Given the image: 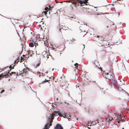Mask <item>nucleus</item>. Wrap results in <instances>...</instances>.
<instances>
[{
	"mask_svg": "<svg viewBox=\"0 0 129 129\" xmlns=\"http://www.w3.org/2000/svg\"><path fill=\"white\" fill-rule=\"evenodd\" d=\"M53 70H54V69H52V71H53Z\"/></svg>",
	"mask_w": 129,
	"mask_h": 129,
	"instance_id": "nucleus-42",
	"label": "nucleus"
},
{
	"mask_svg": "<svg viewBox=\"0 0 129 129\" xmlns=\"http://www.w3.org/2000/svg\"><path fill=\"white\" fill-rule=\"evenodd\" d=\"M15 66V64L13 65V66L12 65H10L9 67V68L11 69H13L14 68V66Z\"/></svg>",
	"mask_w": 129,
	"mask_h": 129,
	"instance_id": "nucleus-16",
	"label": "nucleus"
},
{
	"mask_svg": "<svg viewBox=\"0 0 129 129\" xmlns=\"http://www.w3.org/2000/svg\"><path fill=\"white\" fill-rule=\"evenodd\" d=\"M49 81V80H46V79H45V80L42 82V83H45V82H48Z\"/></svg>",
	"mask_w": 129,
	"mask_h": 129,
	"instance_id": "nucleus-19",
	"label": "nucleus"
},
{
	"mask_svg": "<svg viewBox=\"0 0 129 129\" xmlns=\"http://www.w3.org/2000/svg\"><path fill=\"white\" fill-rule=\"evenodd\" d=\"M93 63L94 64H96L95 63V61H93Z\"/></svg>",
	"mask_w": 129,
	"mask_h": 129,
	"instance_id": "nucleus-33",
	"label": "nucleus"
},
{
	"mask_svg": "<svg viewBox=\"0 0 129 129\" xmlns=\"http://www.w3.org/2000/svg\"><path fill=\"white\" fill-rule=\"evenodd\" d=\"M45 73H47V72H45Z\"/></svg>",
	"mask_w": 129,
	"mask_h": 129,
	"instance_id": "nucleus-54",
	"label": "nucleus"
},
{
	"mask_svg": "<svg viewBox=\"0 0 129 129\" xmlns=\"http://www.w3.org/2000/svg\"><path fill=\"white\" fill-rule=\"evenodd\" d=\"M112 5H113V4H112Z\"/></svg>",
	"mask_w": 129,
	"mask_h": 129,
	"instance_id": "nucleus-51",
	"label": "nucleus"
},
{
	"mask_svg": "<svg viewBox=\"0 0 129 129\" xmlns=\"http://www.w3.org/2000/svg\"><path fill=\"white\" fill-rule=\"evenodd\" d=\"M118 116H119V117H120V118H121V116H120V115H117V117H118Z\"/></svg>",
	"mask_w": 129,
	"mask_h": 129,
	"instance_id": "nucleus-29",
	"label": "nucleus"
},
{
	"mask_svg": "<svg viewBox=\"0 0 129 129\" xmlns=\"http://www.w3.org/2000/svg\"><path fill=\"white\" fill-rule=\"evenodd\" d=\"M16 74L15 72H12L11 73H10L9 72H6L4 73H2L0 75V79H1L2 78H7L10 76H11L12 74Z\"/></svg>",
	"mask_w": 129,
	"mask_h": 129,
	"instance_id": "nucleus-2",
	"label": "nucleus"
},
{
	"mask_svg": "<svg viewBox=\"0 0 129 129\" xmlns=\"http://www.w3.org/2000/svg\"><path fill=\"white\" fill-rule=\"evenodd\" d=\"M116 29H115V30H116Z\"/></svg>",
	"mask_w": 129,
	"mask_h": 129,
	"instance_id": "nucleus-60",
	"label": "nucleus"
},
{
	"mask_svg": "<svg viewBox=\"0 0 129 129\" xmlns=\"http://www.w3.org/2000/svg\"><path fill=\"white\" fill-rule=\"evenodd\" d=\"M45 73H47V72H45Z\"/></svg>",
	"mask_w": 129,
	"mask_h": 129,
	"instance_id": "nucleus-53",
	"label": "nucleus"
},
{
	"mask_svg": "<svg viewBox=\"0 0 129 129\" xmlns=\"http://www.w3.org/2000/svg\"><path fill=\"white\" fill-rule=\"evenodd\" d=\"M111 9L112 11H113L115 10V9L114 8H112Z\"/></svg>",
	"mask_w": 129,
	"mask_h": 129,
	"instance_id": "nucleus-24",
	"label": "nucleus"
},
{
	"mask_svg": "<svg viewBox=\"0 0 129 129\" xmlns=\"http://www.w3.org/2000/svg\"><path fill=\"white\" fill-rule=\"evenodd\" d=\"M80 30L81 31H81H81V30H81V29H80Z\"/></svg>",
	"mask_w": 129,
	"mask_h": 129,
	"instance_id": "nucleus-47",
	"label": "nucleus"
},
{
	"mask_svg": "<svg viewBox=\"0 0 129 129\" xmlns=\"http://www.w3.org/2000/svg\"><path fill=\"white\" fill-rule=\"evenodd\" d=\"M31 34L32 35V32H31Z\"/></svg>",
	"mask_w": 129,
	"mask_h": 129,
	"instance_id": "nucleus-41",
	"label": "nucleus"
},
{
	"mask_svg": "<svg viewBox=\"0 0 129 129\" xmlns=\"http://www.w3.org/2000/svg\"><path fill=\"white\" fill-rule=\"evenodd\" d=\"M110 75V74H109V75H107V77L106 78V77H105L104 78H106V79H109V77L110 78V76H109V75Z\"/></svg>",
	"mask_w": 129,
	"mask_h": 129,
	"instance_id": "nucleus-20",
	"label": "nucleus"
},
{
	"mask_svg": "<svg viewBox=\"0 0 129 129\" xmlns=\"http://www.w3.org/2000/svg\"><path fill=\"white\" fill-rule=\"evenodd\" d=\"M76 102H77V100H76Z\"/></svg>",
	"mask_w": 129,
	"mask_h": 129,
	"instance_id": "nucleus-44",
	"label": "nucleus"
},
{
	"mask_svg": "<svg viewBox=\"0 0 129 129\" xmlns=\"http://www.w3.org/2000/svg\"><path fill=\"white\" fill-rule=\"evenodd\" d=\"M82 78L86 82L91 81V79L90 77L86 74H84L82 76Z\"/></svg>",
	"mask_w": 129,
	"mask_h": 129,
	"instance_id": "nucleus-3",
	"label": "nucleus"
},
{
	"mask_svg": "<svg viewBox=\"0 0 129 129\" xmlns=\"http://www.w3.org/2000/svg\"><path fill=\"white\" fill-rule=\"evenodd\" d=\"M57 27L58 28V29L59 31L61 32V29L63 28L62 25L61 26L60 23H59L57 25Z\"/></svg>",
	"mask_w": 129,
	"mask_h": 129,
	"instance_id": "nucleus-7",
	"label": "nucleus"
},
{
	"mask_svg": "<svg viewBox=\"0 0 129 129\" xmlns=\"http://www.w3.org/2000/svg\"><path fill=\"white\" fill-rule=\"evenodd\" d=\"M80 99H81L80 100V101L77 102L78 104H79L80 105L81 104V102L82 101V97Z\"/></svg>",
	"mask_w": 129,
	"mask_h": 129,
	"instance_id": "nucleus-17",
	"label": "nucleus"
},
{
	"mask_svg": "<svg viewBox=\"0 0 129 129\" xmlns=\"http://www.w3.org/2000/svg\"><path fill=\"white\" fill-rule=\"evenodd\" d=\"M119 121H118V122L119 123Z\"/></svg>",
	"mask_w": 129,
	"mask_h": 129,
	"instance_id": "nucleus-56",
	"label": "nucleus"
},
{
	"mask_svg": "<svg viewBox=\"0 0 129 129\" xmlns=\"http://www.w3.org/2000/svg\"><path fill=\"white\" fill-rule=\"evenodd\" d=\"M57 48V47H56V46H55V47H53L52 48V49L53 50H54V49H56Z\"/></svg>",
	"mask_w": 129,
	"mask_h": 129,
	"instance_id": "nucleus-26",
	"label": "nucleus"
},
{
	"mask_svg": "<svg viewBox=\"0 0 129 129\" xmlns=\"http://www.w3.org/2000/svg\"><path fill=\"white\" fill-rule=\"evenodd\" d=\"M50 117L48 118V121L46 124L45 125L44 129H49L50 126L52 125V122L53 121V120L54 119V116L53 114H50Z\"/></svg>",
	"mask_w": 129,
	"mask_h": 129,
	"instance_id": "nucleus-1",
	"label": "nucleus"
},
{
	"mask_svg": "<svg viewBox=\"0 0 129 129\" xmlns=\"http://www.w3.org/2000/svg\"><path fill=\"white\" fill-rule=\"evenodd\" d=\"M117 61V60H116V61Z\"/></svg>",
	"mask_w": 129,
	"mask_h": 129,
	"instance_id": "nucleus-57",
	"label": "nucleus"
},
{
	"mask_svg": "<svg viewBox=\"0 0 129 129\" xmlns=\"http://www.w3.org/2000/svg\"><path fill=\"white\" fill-rule=\"evenodd\" d=\"M45 10L47 12H48V11H50L51 10L50 9H49V8L47 7H46L45 8Z\"/></svg>",
	"mask_w": 129,
	"mask_h": 129,
	"instance_id": "nucleus-18",
	"label": "nucleus"
},
{
	"mask_svg": "<svg viewBox=\"0 0 129 129\" xmlns=\"http://www.w3.org/2000/svg\"><path fill=\"white\" fill-rule=\"evenodd\" d=\"M78 65V63H76L74 64V65L76 67H77Z\"/></svg>",
	"mask_w": 129,
	"mask_h": 129,
	"instance_id": "nucleus-21",
	"label": "nucleus"
},
{
	"mask_svg": "<svg viewBox=\"0 0 129 129\" xmlns=\"http://www.w3.org/2000/svg\"><path fill=\"white\" fill-rule=\"evenodd\" d=\"M45 73H47V72H45Z\"/></svg>",
	"mask_w": 129,
	"mask_h": 129,
	"instance_id": "nucleus-55",
	"label": "nucleus"
},
{
	"mask_svg": "<svg viewBox=\"0 0 129 129\" xmlns=\"http://www.w3.org/2000/svg\"><path fill=\"white\" fill-rule=\"evenodd\" d=\"M84 31V32H85L86 33V32L85 31Z\"/></svg>",
	"mask_w": 129,
	"mask_h": 129,
	"instance_id": "nucleus-49",
	"label": "nucleus"
},
{
	"mask_svg": "<svg viewBox=\"0 0 129 129\" xmlns=\"http://www.w3.org/2000/svg\"><path fill=\"white\" fill-rule=\"evenodd\" d=\"M87 128H89V129H90V127H87Z\"/></svg>",
	"mask_w": 129,
	"mask_h": 129,
	"instance_id": "nucleus-37",
	"label": "nucleus"
},
{
	"mask_svg": "<svg viewBox=\"0 0 129 129\" xmlns=\"http://www.w3.org/2000/svg\"><path fill=\"white\" fill-rule=\"evenodd\" d=\"M72 0H69L68 1H67L66 2L69 3L72 2Z\"/></svg>",
	"mask_w": 129,
	"mask_h": 129,
	"instance_id": "nucleus-22",
	"label": "nucleus"
},
{
	"mask_svg": "<svg viewBox=\"0 0 129 129\" xmlns=\"http://www.w3.org/2000/svg\"><path fill=\"white\" fill-rule=\"evenodd\" d=\"M106 27H107V28H108V26H106Z\"/></svg>",
	"mask_w": 129,
	"mask_h": 129,
	"instance_id": "nucleus-38",
	"label": "nucleus"
},
{
	"mask_svg": "<svg viewBox=\"0 0 129 129\" xmlns=\"http://www.w3.org/2000/svg\"><path fill=\"white\" fill-rule=\"evenodd\" d=\"M34 46V44L33 42H31L29 43V46L31 47H33Z\"/></svg>",
	"mask_w": 129,
	"mask_h": 129,
	"instance_id": "nucleus-13",
	"label": "nucleus"
},
{
	"mask_svg": "<svg viewBox=\"0 0 129 129\" xmlns=\"http://www.w3.org/2000/svg\"><path fill=\"white\" fill-rule=\"evenodd\" d=\"M97 122H98V120H96V123H97Z\"/></svg>",
	"mask_w": 129,
	"mask_h": 129,
	"instance_id": "nucleus-35",
	"label": "nucleus"
},
{
	"mask_svg": "<svg viewBox=\"0 0 129 129\" xmlns=\"http://www.w3.org/2000/svg\"><path fill=\"white\" fill-rule=\"evenodd\" d=\"M65 103L66 104H67V105H69V104L68 103H67V102H65Z\"/></svg>",
	"mask_w": 129,
	"mask_h": 129,
	"instance_id": "nucleus-27",
	"label": "nucleus"
},
{
	"mask_svg": "<svg viewBox=\"0 0 129 129\" xmlns=\"http://www.w3.org/2000/svg\"><path fill=\"white\" fill-rule=\"evenodd\" d=\"M44 74L43 73H42L41 74V76H44Z\"/></svg>",
	"mask_w": 129,
	"mask_h": 129,
	"instance_id": "nucleus-28",
	"label": "nucleus"
},
{
	"mask_svg": "<svg viewBox=\"0 0 129 129\" xmlns=\"http://www.w3.org/2000/svg\"><path fill=\"white\" fill-rule=\"evenodd\" d=\"M78 23H79V21H78Z\"/></svg>",
	"mask_w": 129,
	"mask_h": 129,
	"instance_id": "nucleus-50",
	"label": "nucleus"
},
{
	"mask_svg": "<svg viewBox=\"0 0 129 129\" xmlns=\"http://www.w3.org/2000/svg\"><path fill=\"white\" fill-rule=\"evenodd\" d=\"M19 61V60H18V61H17L16 60H15L14 61V62L15 63H17L18 61Z\"/></svg>",
	"mask_w": 129,
	"mask_h": 129,
	"instance_id": "nucleus-23",
	"label": "nucleus"
},
{
	"mask_svg": "<svg viewBox=\"0 0 129 129\" xmlns=\"http://www.w3.org/2000/svg\"><path fill=\"white\" fill-rule=\"evenodd\" d=\"M119 88H117V90L118 91H119Z\"/></svg>",
	"mask_w": 129,
	"mask_h": 129,
	"instance_id": "nucleus-30",
	"label": "nucleus"
},
{
	"mask_svg": "<svg viewBox=\"0 0 129 129\" xmlns=\"http://www.w3.org/2000/svg\"><path fill=\"white\" fill-rule=\"evenodd\" d=\"M73 17H70V19L71 20H72V18H73Z\"/></svg>",
	"mask_w": 129,
	"mask_h": 129,
	"instance_id": "nucleus-31",
	"label": "nucleus"
},
{
	"mask_svg": "<svg viewBox=\"0 0 129 129\" xmlns=\"http://www.w3.org/2000/svg\"><path fill=\"white\" fill-rule=\"evenodd\" d=\"M73 40H75V39H72V40H71V41H73Z\"/></svg>",
	"mask_w": 129,
	"mask_h": 129,
	"instance_id": "nucleus-34",
	"label": "nucleus"
},
{
	"mask_svg": "<svg viewBox=\"0 0 129 129\" xmlns=\"http://www.w3.org/2000/svg\"><path fill=\"white\" fill-rule=\"evenodd\" d=\"M109 76H110V78L109 77V79H108L109 80H113L115 78H114V74H112L111 75H109Z\"/></svg>",
	"mask_w": 129,
	"mask_h": 129,
	"instance_id": "nucleus-9",
	"label": "nucleus"
},
{
	"mask_svg": "<svg viewBox=\"0 0 129 129\" xmlns=\"http://www.w3.org/2000/svg\"><path fill=\"white\" fill-rule=\"evenodd\" d=\"M62 89H65L67 88L68 87V86L66 84H64L63 85H62Z\"/></svg>",
	"mask_w": 129,
	"mask_h": 129,
	"instance_id": "nucleus-11",
	"label": "nucleus"
},
{
	"mask_svg": "<svg viewBox=\"0 0 129 129\" xmlns=\"http://www.w3.org/2000/svg\"><path fill=\"white\" fill-rule=\"evenodd\" d=\"M63 128L59 124H57L54 127V129H62Z\"/></svg>",
	"mask_w": 129,
	"mask_h": 129,
	"instance_id": "nucleus-6",
	"label": "nucleus"
},
{
	"mask_svg": "<svg viewBox=\"0 0 129 129\" xmlns=\"http://www.w3.org/2000/svg\"><path fill=\"white\" fill-rule=\"evenodd\" d=\"M17 74H17H18V72L16 74Z\"/></svg>",
	"mask_w": 129,
	"mask_h": 129,
	"instance_id": "nucleus-43",
	"label": "nucleus"
},
{
	"mask_svg": "<svg viewBox=\"0 0 129 129\" xmlns=\"http://www.w3.org/2000/svg\"><path fill=\"white\" fill-rule=\"evenodd\" d=\"M88 0H80V4L82 6L84 5H83V4L86 5H87L88 4H87V3H88L87 1Z\"/></svg>",
	"mask_w": 129,
	"mask_h": 129,
	"instance_id": "nucleus-5",
	"label": "nucleus"
},
{
	"mask_svg": "<svg viewBox=\"0 0 129 129\" xmlns=\"http://www.w3.org/2000/svg\"><path fill=\"white\" fill-rule=\"evenodd\" d=\"M54 92V93H57V92L59 93V92L58 90H57L56 89H53V90Z\"/></svg>",
	"mask_w": 129,
	"mask_h": 129,
	"instance_id": "nucleus-14",
	"label": "nucleus"
},
{
	"mask_svg": "<svg viewBox=\"0 0 129 129\" xmlns=\"http://www.w3.org/2000/svg\"><path fill=\"white\" fill-rule=\"evenodd\" d=\"M72 62H73V60H72Z\"/></svg>",
	"mask_w": 129,
	"mask_h": 129,
	"instance_id": "nucleus-59",
	"label": "nucleus"
},
{
	"mask_svg": "<svg viewBox=\"0 0 129 129\" xmlns=\"http://www.w3.org/2000/svg\"><path fill=\"white\" fill-rule=\"evenodd\" d=\"M27 52L28 53V55L31 56L33 54L34 51L32 50H28Z\"/></svg>",
	"mask_w": 129,
	"mask_h": 129,
	"instance_id": "nucleus-8",
	"label": "nucleus"
},
{
	"mask_svg": "<svg viewBox=\"0 0 129 129\" xmlns=\"http://www.w3.org/2000/svg\"><path fill=\"white\" fill-rule=\"evenodd\" d=\"M97 63H99V62H97Z\"/></svg>",
	"mask_w": 129,
	"mask_h": 129,
	"instance_id": "nucleus-52",
	"label": "nucleus"
},
{
	"mask_svg": "<svg viewBox=\"0 0 129 129\" xmlns=\"http://www.w3.org/2000/svg\"><path fill=\"white\" fill-rule=\"evenodd\" d=\"M35 44H36L35 45V47L36 48L37 46H38V44L37 42L36 43H35Z\"/></svg>",
	"mask_w": 129,
	"mask_h": 129,
	"instance_id": "nucleus-25",
	"label": "nucleus"
},
{
	"mask_svg": "<svg viewBox=\"0 0 129 129\" xmlns=\"http://www.w3.org/2000/svg\"><path fill=\"white\" fill-rule=\"evenodd\" d=\"M52 114H53L54 116H57L58 115L59 116V114L58 113H57L55 111H54V112H53V113Z\"/></svg>",
	"mask_w": 129,
	"mask_h": 129,
	"instance_id": "nucleus-10",
	"label": "nucleus"
},
{
	"mask_svg": "<svg viewBox=\"0 0 129 129\" xmlns=\"http://www.w3.org/2000/svg\"><path fill=\"white\" fill-rule=\"evenodd\" d=\"M83 46H84V48H83V49H84V48H85V45H83Z\"/></svg>",
	"mask_w": 129,
	"mask_h": 129,
	"instance_id": "nucleus-36",
	"label": "nucleus"
},
{
	"mask_svg": "<svg viewBox=\"0 0 129 129\" xmlns=\"http://www.w3.org/2000/svg\"><path fill=\"white\" fill-rule=\"evenodd\" d=\"M117 61V60H116V61Z\"/></svg>",
	"mask_w": 129,
	"mask_h": 129,
	"instance_id": "nucleus-58",
	"label": "nucleus"
},
{
	"mask_svg": "<svg viewBox=\"0 0 129 129\" xmlns=\"http://www.w3.org/2000/svg\"><path fill=\"white\" fill-rule=\"evenodd\" d=\"M106 75H109V74L108 73H107L106 74Z\"/></svg>",
	"mask_w": 129,
	"mask_h": 129,
	"instance_id": "nucleus-32",
	"label": "nucleus"
},
{
	"mask_svg": "<svg viewBox=\"0 0 129 129\" xmlns=\"http://www.w3.org/2000/svg\"><path fill=\"white\" fill-rule=\"evenodd\" d=\"M123 129V128L122 129Z\"/></svg>",
	"mask_w": 129,
	"mask_h": 129,
	"instance_id": "nucleus-61",
	"label": "nucleus"
},
{
	"mask_svg": "<svg viewBox=\"0 0 129 129\" xmlns=\"http://www.w3.org/2000/svg\"><path fill=\"white\" fill-rule=\"evenodd\" d=\"M62 116L64 118H67L68 119L69 121L71 120V118H69L71 117V116L69 113L64 112L62 114Z\"/></svg>",
	"mask_w": 129,
	"mask_h": 129,
	"instance_id": "nucleus-4",
	"label": "nucleus"
},
{
	"mask_svg": "<svg viewBox=\"0 0 129 129\" xmlns=\"http://www.w3.org/2000/svg\"><path fill=\"white\" fill-rule=\"evenodd\" d=\"M112 81L113 83L115 84H116L117 83V80L115 78L112 80Z\"/></svg>",
	"mask_w": 129,
	"mask_h": 129,
	"instance_id": "nucleus-12",
	"label": "nucleus"
},
{
	"mask_svg": "<svg viewBox=\"0 0 129 129\" xmlns=\"http://www.w3.org/2000/svg\"><path fill=\"white\" fill-rule=\"evenodd\" d=\"M99 36H97V38H99Z\"/></svg>",
	"mask_w": 129,
	"mask_h": 129,
	"instance_id": "nucleus-40",
	"label": "nucleus"
},
{
	"mask_svg": "<svg viewBox=\"0 0 129 129\" xmlns=\"http://www.w3.org/2000/svg\"><path fill=\"white\" fill-rule=\"evenodd\" d=\"M41 62H40L38 63L36 65V67H35V68H36L38 67H39L40 64Z\"/></svg>",
	"mask_w": 129,
	"mask_h": 129,
	"instance_id": "nucleus-15",
	"label": "nucleus"
},
{
	"mask_svg": "<svg viewBox=\"0 0 129 129\" xmlns=\"http://www.w3.org/2000/svg\"><path fill=\"white\" fill-rule=\"evenodd\" d=\"M10 79H8V80L9 81H10Z\"/></svg>",
	"mask_w": 129,
	"mask_h": 129,
	"instance_id": "nucleus-39",
	"label": "nucleus"
},
{
	"mask_svg": "<svg viewBox=\"0 0 129 129\" xmlns=\"http://www.w3.org/2000/svg\"><path fill=\"white\" fill-rule=\"evenodd\" d=\"M126 93H127L128 94V93L127 92H126Z\"/></svg>",
	"mask_w": 129,
	"mask_h": 129,
	"instance_id": "nucleus-46",
	"label": "nucleus"
},
{
	"mask_svg": "<svg viewBox=\"0 0 129 129\" xmlns=\"http://www.w3.org/2000/svg\"><path fill=\"white\" fill-rule=\"evenodd\" d=\"M123 65L124 66V64H123Z\"/></svg>",
	"mask_w": 129,
	"mask_h": 129,
	"instance_id": "nucleus-48",
	"label": "nucleus"
},
{
	"mask_svg": "<svg viewBox=\"0 0 129 129\" xmlns=\"http://www.w3.org/2000/svg\"><path fill=\"white\" fill-rule=\"evenodd\" d=\"M114 23H113V24H112V25H114Z\"/></svg>",
	"mask_w": 129,
	"mask_h": 129,
	"instance_id": "nucleus-45",
	"label": "nucleus"
}]
</instances>
